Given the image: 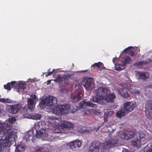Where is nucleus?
<instances>
[{
  "label": "nucleus",
  "mask_w": 152,
  "mask_h": 152,
  "mask_svg": "<svg viewBox=\"0 0 152 152\" xmlns=\"http://www.w3.org/2000/svg\"><path fill=\"white\" fill-rule=\"evenodd\" d=\"M1 126H4L5 128L4 129V135L1 136L6 137L5 140L7 143L5 144V145H6L7 146H10L14 142L17 130L12 129V126L7 124L4 123L1 125Z\"/></svg>",
  "instance_id": "f257e3e1"
},
{
  "label": "nucleus",
  "mask_w": 152,
  "mask_h": 152,
  "mask_svg": "<svg viewBox=\"0 0 152 152\" xmlns=\"http://www.w3.org/2000/svg\"><path fill=\"white\" fill-rule=\"evenodd\" d=\"M104 144L97 140L92 142L90 144L88 152H104Z\"/></svg>",
  "instance_id": "f03ea898"
},
{
  "label": "nucleus",
  "mask_w": 152,
  "mask_h": 152,
  "mask_svg": "<svg viewBox=\"0 0 152 152\" xmlns=\"http://www.w3.org/2000/svg\"><path fill=\"white\" fill-rule=\"evenodd\" d=\"M147 136L143 132L139 133L137 139L132 140L131 143L135 147H140L142 145H144L147 142Z\"/></svg>",
  "instance_id": "7ed1b4c3"
},
{
  "label": "nucleus",
  "mask_w": 152,
  "mask_h": 152,
  "mask_svg": "<svg viewBox=\"0 0 152 152\" xmlns=\"http://www.w3.org/2000/svg\"><path fill=\"white\" fill-rule=\"evenodd\" d=\"M71 105L69 104H63L57 105L52 109V112L57 115H64L66 114L70 110Z\"/></svg>",
  "instance_id": "20e7f679"
},
{
  "label": "nucleus",
  "mask_w": 152,
  "mask_h": 152,
  "mask_svg": "<svg viewBox=\"0 0 152 152\" xmlns=\"http://www.w3.org/2000/svg\"><path fill=\"white\" fill-rule=\"evenodd\" d=\"M31 98L27 99V107L25 106L23 110L24 111L28 113V110L29 112H31L32 111L35 107V105L37 101V97L35 94H33L30 96Z\"/></svg>",
  "instance_id": "39448f33"
},
{
  "label": "nucleus",
  "mask_w": 152,
  "mask_h": 152,
  "mask_svg": "<svg viewBox=\"0 0 152 152\" xmlns=\"http://www.w3.org/2000/svg\"><path fill=\"white\" fill-rule=\"evenodd\" d=\"M57 102V99L50 96L47 97L45 99L42 100L40 102L39 105L41 108L42 109L46 106H51L56 104Z\"/></svg>",
  "instance_id": "423d86ee"
},
{
  "label": "nucleus",
  "mask_w": 152,
  "mask_h": 152,
  "mask_svg": "<svg viewBox=\"0 0 152 152\" xmlns=\"http://www.w3.org/2000/svg\"><path fill=\"white\" fill-rule=\"evenodd\" d=\"M87 101V99H86L80 102L79 104V106H76V109H73L74 110H72V112L73 113L75 112L77 110H80V108L84 109L86 107L91 106L94 108L97 107L96 104L91 102L90 101Z\"/></svg>",
  "instance_id": "0eeeda50"
},
{
  "label": "nucleus",
  "mask_w": 152,
  "mask_h": 152,
  "mask_svg": "<svg viewBox=\"0 0 152 152\" xmlns=\"http://www.w3.org/2000/svg\"><path fill=\"white\" fill-rule=\"evenodd\" d=\"M136 106V104L135 102H126L123 104L122 109L126 113H128L134 109Z\"/></svg>",
  "instance_id": "6e6552de"
},
{
  "label": "nucleus",
  "mask_w": 152,
  "mask_h": 152,
  "mask_svg": "<svg viewBox=\"0 0 152 152\" xmlns=\"http://www.w3.org/2000/svg\"><path fill=\"white\" fill-rule=\"evenodd\" d=\"M82 84L86 89L91 90L94 87V85L92 78L86 77L83 79Z\"/></svg>",
  "instance_id": "1a4fd4ad"
},
{
  "label": "nucleus",
  "mask_w": 152,
  "mask_h": 152,
  "mask_svg": "<svg viewBox=\"0 0 152 152\" xmlns=\"http://www.w3.org/2000/svg\"><path fill=\"white\" fill-rule=\"evenodd\" d=\"M145 115L147 118L152 119V100H147L146 102Z\"/></svg>",
  "instance_id": "9d476101"
},
{
  "label": "nucleus",
  "mask_w": 152,
  "mask_h": 152,
  "mask_svg": "<svg viewBox=\"0 0 152 152\" xmlns=\"http://www.w3.org/2000/svg\"><path fill=\"white\" fill-rule=\"evenodd\" d=\"M124 85L126 86V88H123L118 91V93L124 98L128 99L130 97V95L128 92L129 86L131 87L129 83H125Z\"/></svg>",
  "instance_id": "9b49d317"
},
{
  "label": "nucleus",
  "mask_w": 152,
  "mask_h": 152,
  "mask_svg": "<svg viewBox=\"0 0 152 152\" xmlns=\"http://www.w3.org/2000/svg\"><path fill=\"white\" fill-rule=\"evenodd\" d=\"M82 142L78 140H76L72 141L68 143V145L70 149L73 151H76L77 148H79L81 145Z\"/></svg>",
  "instance_id": "f8f14e48"
},
{
  "label": "nucleus",
  "mask_w": 152,
  "mask_h": 152,
  "mask_svg": "<svg viewBox=\"0 0 152 152\" xmlns=\"http://www.w3.org/2000/svg\"><path fill=\"white\" fill-rule=\"evenodd\" d=\"M21 107L22 104L20 103L10 105L9 109V112L12 114H15L19 111Z\"/></svg>",
  "instance_id": "ddd939ff"
},
{
  "label": "nucleus",
  "mask_w": 152,
  "mask_h": 152,
  "mask_svg": "<svg viewBox=\"0 0 152 152\" xmlns=\"http://www.w3.org/2000/svg\"><path fill=\"white\" fill-rule=\"evenodd\" d=\"M107 88L103 87H100L97 89H96L95 92L97 96H99L100 98H104L103 97L107 94Z\"/></svg>",
  "instance_id": "4468645a"
},
{
  "label": "nucleus",
  "mask_w": 152,
  "mask_h": 152,
  "mask_svg": "<svg viewBox=\"0 0 152 152\" xmlns=\"http://www.w3.org/2000/svg\"><path fill=\"white\" fill-rule=\"evenodd\" d=\"M83 91H79L77 94H71V101L73 102H78L81 99L83 96Z\"/></svg>",
  "instance_id": "2eb2a0df"
},
{
  "label": "nucleus",
  "mask_w": 152,
  "mask_h": 152,
  "mask_svg": "<svg viewBox=\"0 0 152 152\" xmlns=\"http://www.w3.org/2000/svg\"><path fill=\"white\" fill-rule=\"evenodd\" d=\"M133 132L132 131L122 132L120 136L123 139L129 140L133 137Z\"/></svg>",
  "instance_id": "dca6fc26"
},
{
  "label": "nucleus",
  "mask_w": 152,
  "mask_h": 152,
  "mask_svg": "<svg viewBox=\"0 0 152 152\" xmlns=\"http://www.w3.org/2000/svg\"><path fill=\"white\" fill-rule=\"evenodd\" d=\"M61 126L63 129L68 130L73 129L74 128V125L73 124L67 121L63 122L61 124Z\"/></svg>",
  "instance_id": "f3484780"
},
{
  "label": "nucleus",
  "mask_w": 152,
  "mask_h": 152,
  "mask_svg": "<svg viewBox=\"0 0 152 152\" xmlns=\"http://www.w3.org/2000/svg\"><path fill=\"white\" fill-rule=\"evenodd\" d=\"M90 100L94 102H97L100 104H104L105 100L103 98H100L95 96H91L90 98Z\"/></svg>",
  "instance_id": "a211bd4d"
},
{
  "label": "nucleus",
  "mask_w": 152,
  "mask_h": 152,
  "mask_svg": "<svg viewBox=\"0 0 152 152\" xmlns=\"http://www.w3.org/2000/svg\"><path fill=\"white\" fill-rule=\"evenodd\" d=\"M17 83L16 81H12L10 83H8L7 84L4 85V87L5 89L10 90L12 88H16Z\"/></svg>",
  "instance_id": "6ab92c4d"
},
{
  "label": "nucleus",
  "mask_w": 152,
  "mask_h": 152,
  "mask_svg": "<svg viewBox=\"0 0 152 152\" xmlns=\"http://www.w3.org/2000/svg\"><path fill=\"white\" fill-rule=\"evenodd\" d=\"M1 138H0V152H3V148L4 147H8L10 146H7L6 145L5 146V145L7 143L5 140V139L6 138V137L5 136H1Z\"/></svg>",
  "instance_id": "aec40b11"
},
{
  "label": "nucleus",
  "mask_w": 152,
  "mask_h": 152,
  "mask_svg": "<svg viewBox=\"0 0 152 152\" xmlns=\"http://www.w3.org/2000/svg\"><path fill=\"white\" fill-rule=\"evenodd\" d=\"M116 98V96L114 93L109 94L107 97L105 98H104L105 101L104 102V103L105 101H107L108 102L112 103L114 102V99Z\"/></svg>",
  "instance_id": "412c9836"
},
{
  "label": "nucleus",
  "mask_w": 152,
  "mask_h": 152,
  "mask_svg": "<svg viewBox=\"0 0 152 152\" xmlns=\"http://www.w3.org/2000/svg\"><path fill=\"white\" fill-rule=\"evenodd\" d=\"M137 75L138 76V78L139 79L143 80L147 79L149 76L147 73L145 72H138L137 73Z\"/></svg>",
  "instance_id": "4be33fe9"
},
{
  "label": "nucleus",
  "mask_w": 152,
  "mask_h": 152,
  "mask_svg": "<svg viewBox=\"0 0 152 152\" xmlns=\"http://www.w3.org/2000/svg\"><path fill=\"white\" fill-rule=\"evenodd\" d=\"M106 142V144L107 145H109L110 147H113L116 146V144L117 143L118 140L116 139L114 140L112 139H110Z\"/></svg>",
  "instance_id": "5701e85b"
},
{
  "label": "nucleus",
  "mask_w": 152,
  "mask_h": 152,
  "mask_svg": "<svg viewBox=\"0 0 152 152\" xmlns=\"http://www.w3.org/2000/svg\"><path fill=\"white\" fill-rule=\"evenodd\" d=\"M63 77H61L60 75L58 74L56 77V79L54 80V81L56 83H58L59 85L63 86L64 85L63 83Z\"/></svg>",
  "instance_id": "b1692460"
},
{
  "label": "nucleus",
  "mask_w": 152,
  "mask_h": 152,
  "mask_svg": "<svg viewBox=\"0 0 152 152\" xmlns=\"http://www.w3.org/2000/svg\"><path fill=\"white\" fill-rule=\"evenodd\" d=\"M70 78V76L69 75H65L64 76L63 78V85L65 86L69 82V79Z\"/></svg>",
  "instance_id": "393cba45"
},
{
  "label": "nucleus",
  "mask_w": 152,
  "mask_h": 152,
  "mask_svg": "<svg viewBox=\"0 0 152 152\" xmlns=\"http://www.w3.org/2000/svg\"><path fill=\"white\" fill-rule=\"evenodd\" d=\"M96 67L99 70L104 69L105 68L103 63L101 62H98L94 63L91 66V67Z\"/></svg>",
  "instance_id": "a878e982"
},
{
  "label": "nucleus",
  "mask_w": 152,
  "mask_h": 152,
  "mask_svg": "<svg viewBox=\"0 0 152 152\" xmlns=\"http://www.w3.org/2000/svg\"><path fill=\"white\" fill-rule=\"evenodd\" d=\"M26 147V145H23L20 143V144H18L16 147L15 151L16 152L23 151Z\"/></svg>",
  "instance_id": "bb28decb"
},
{
  "label": "nucleus",
  "mask_w": 152,
  "mask_h": 152,
  "mask_svg": "<svg viewBox=\"0 0 152 152\" xmlns=\"http://www.w3.org/2000/svg\"><path fill=\"white\" fill-rule=\"evenodd\" d=\"M48 123L49 124V126L51 127H54L58 124V123L57 122L54 118L49 119L48 121Z\"/></svg>",
  "instance_id": "cd10ccee"
},
{
  "label": "nucleus",
  "mask_w": 152,
  "mask_h": 152,
  "mask_svg": "<svg viewBox=\"0 0 152 152\" xmlns=\"http://www.w3.org/2000/svg\"><path fill=\"white\" fill-rule=\"evenodd\" d=\"M17 85L18 86V91H22L26 87V85L25 83H19Z\"/></svg>",
  "instance_id": "c85d7f7f"
},
{
  "label": "nucleus",
  "mask_w": 152,
  "mask_h": 152,
  "mask_svg": "<svg viewBox=\"0 0 152 152\" xmlns=\"http://www.w3.org/2000/svg\"><path fill=\"white\" fill-rule=\"evenodd\" d=\"M131 60L130 57L127 56L125 58L121 59V61L122 63V65L125 66L127 63H130L131 62Z\"/></svg>",
  "instance_id": "c756f323"
},
{
  "label": "nucleus",
  "mask_w": 152,
  "mask_h": 152,
  "mask_svg": "<svg viewBox=\"0 0 152 152\" xmlns=\"http://www.w3.org/2000/svg\"><path fill=\"white\" fill-rule=\"evenodd\" d=\"M126 113L122 109L118 111L116 114V116L118 118H121L122 117L126 115Z\"/></svg>",
  "instance_id": "7c9ffc66"
},
{
  "label": "nucleus",
  "mask_w": 152,
  "mask_h": 152,
  "mask_svg": "<svg viewBox=\"0 0 152 152\" xmlns=\"http://www.w3.org/2000/svg\"><path fill=\"white\" fill-rule=\"evenodd\" d=\"M32 152H49V151L48 149L42 147L36 149Z\"/></svg>",
  "instance_id": "2f4dec72"
},
{
  "label": "nucleus",
  "mask_w": 152,
  "mask_h": 152,
  "mask_svg": "<svg viewBox=\"0 0 152 152\" xmlns=\"http://www.w3.org/2000/svg\"><path fill=\"white\" fill-rule=\"evenodd\" d=\"M31 118L33 119L39 120L41 117V115L39 114H33L31 116Z\"/></svg>",
  "instance_id": "473e14b6"
},
{
  "label": "nucleus",
  "mask_w": 152,
  "mask_h": 152,
  "mask_svg": "<svg viewBox=\"0 0 152 152\" xmlns=\"http://www.w3.org/2000/svg\"><path fill=\"white\" fill-rule=\"evenodd\" d=\"M91 110L89 109H86L82 111V114L83 115H91Z\"/></svg>",
  "instance_id": "72a5a7b5"
},
{
  "label": "nucleus",
  "mask_w": 152,
  "mask_h": 152,
  "mask_svg": "<svg viewBox=\"0 0 152 152\" xmlns=\"http://www.w3.org/2000/svg\"><path fill=\"white\" fill-rule=\"evenodd\" d=\"M91 115H97L99 113H100V111L99 110L96 109H91Z\"/></svg>",
  "instance_id": "f704fd0d"
},
{
  "label": "nucleus",
  "mask_w": 152,
  "mask_h": 152,
  "mask_svg": "<svg viewBox=\"0 0 152 152\" xmlns=\"http://www.w3.org/2000/svg\"><path fill=\"white\" fill-rule=\"evenodd\" d=\"M148 62L146 61H140L137 64V66H143L148 64Z\"/></svg>",
  "instance_id": "c9c22d12"
},
{
  "label": "nucleus",
  "mask_w": 152,
  "mask_h": 152,
  "mask_svg": "<svg viewBox=\"0 0 152 152\" xmlns=\"http://www.w3.org/2000/svg\"><path fill=\"white\" fill-rule=\"evenodd\" d=\"M35 129H36V131H38L37 133H39L40 134H42L45 132V130H43V129L41 131V129H39V126L38 125H36L35 126Z\"/></svg>",
  "instance_id": "e433bc0d"
},
{
  "label": "nucleus",
  "mask_w": 152,
  "mask_h": 152,
  "mask_svg": "<svg viewBox=\"0 0 152 152\" xmlns=\"http://www.w3.org/2000/svg\"><path fill=\"white\" fill-rule=\"evenodd\" d=\"M129 89V91L131 93L133 94H138L140 93V91L136 90H134L132 89Z\"/></svg>",
  "instance_id": "4c0bfd02"
},
{
  "label": "nucleus",
  "mask_w": 152,
  "mask_h": 152,
  "mask_svg": "<svg viewBox=\"0 0 152 152\" xmlns=\"http://www.w3.org/2000/svg\"><path fill=\"white\" fill-rule=\"evenodd\" d=\"M114 113V112L113 111H110L105 112L104 113V115L110 116L112 115Z\"/></svg>",
  "instance_id": "58836bf2"
},
{
  "label": "nucleus",
  "mask_w": 152,
  "mask_h": 152,
  "mask_svg": "<svg viewBox=\"0 0 152 152\" xmlns=\"http://www.w3.org/2000/svg\"><path fill=\"white\" fill-rule=\"evenodd\" d=\"M50 69H49L48 70V72L45 73V76L47 77L52 75L53 73L54 69H53L52 71H50Z\"/></svg>",
  "instance_id": "ea45409f"
},
{
  "label": "nucleus",
  "mask_w": 152,
  "mask_h": 152,
  "mask_svg": "<svg viewBox=\"0 0 152 152\" xmlns=\"http://www.w3.org/2000/svg\"><path fill=\"white\" fill-rule=\"evenodd\" d=\"M4 124V123H0V134L1 133V132H3V135H4V129H5L3 126H1V125L2 124Z\"/></svg>",
  "instance_id": "a19ab883"
},
{
  "label": "nucleus",
  "mask_w": 152,
  "mask_h": 152,
  "mask_svg": "<svg viewBox=\"0 0 152 152\" xmlns=\"http://www.w3.org/2000/svg\"><path fill=\"white\" fill-rule=\"evenodd\" d=\"M16 120V119L15 117H12L10 118L9 119V121L10 123H13Z\"/></svg>",
  "instance_id": "79ce46f5"
},
{
  "label": "nucleus",
  "mask_w": 152,
  "mask_h": 152,
  "mask_svg": "<svg viewBox=\"0 0 152 152\" xmlns=\"http://www.w3.org/2000/svg\"><path fill=\"white\" fill-rule=\"evenodd\" d=\"M133 48L131 46L129 47L128 48H125L123 50V52L124 53H126L129 50H130L131 49Z\"/></svg>",
  "instance_id": "37998d69"
},
{
  "label": "nucleus",
  "mask_w": 152,
  "mask_h": 152,
  "mask_svg": "<svg viewBox=\"0 0 152 152\" xmlns=\"http://www.w3.org/2000/svg\"><path fill=\"white\" fill-rule=\"evenodd\" d=\"M12 102V101L10 99L5 98V103H11Z\"/></svg>",
  "instance_id": "c03bdc74"
},
{
  "label": "nucleus",
  "mask_w": 152,
  "mask_h": 152,
  "mask_svg": "<svg viewBox=\"0 0 152 152\" xmlns=\"http://www.w3.org/2000/svg\"><path fill=\"white\" fill-rule=\"evenodd\" d=\"M61 130L58 129H56L53 130L54 132L57 133H61Z\"/></svg>",
  "instance_id": "a18cd8bd"
},
{
  "label": "nucleus",
  "mask_w": 152,
  "mask_h": 152,
  "mask_svg": "<svg viewBox=\"0 0 152 152\" xmlns=\"http://www.w3.org/2000/svg\"><path fill=\"white\" fill-rule=\"evenodd\" d=\"M115 70L117 71H121L122 70V69L121 67L119 66H116L115 67Z\"/></svg>",
  "instance_id": "49530a36"
},
{
  "label": "nucleus",
  "mask_w": 152,
  "mask_h": 152,
  "mask_svg": "<svg viewBox=\"0 0 152 152\" xmlns=\"http://www.w3.org/2000/svg\"><path fill=\"white\" fill-rule=\"evenodd\" d=\"M108 117L104 115V122H106L108 121Z\"/></svg>",
  "instance_id": "de8ad7c7"
},
{
  "label": "nucleus",
  "mask_w": 152,
  "mask_h": 152,
  "mask_svg": "<svg viewBox=\"0 0 152 152\" xmlns=\"http://www.w3.org/2000/svg\"><path fill=\"white\" fill-rule=\"evenodd\" d=\"M129 55L131 56H134V52L133 51H129Z\"/></svg>",
  "instance_id": "09e8293b"
},
{
  "label": "nucleus",
  "mask_w": 152,
  "mask_h": 152,
  "mask_svg": "<svg viewBox=\"0 0 152 152\" xmlns=\"http://www.w3.org/2000/svg\"><path fill=\"white\" fill-rule=\"evenodd\" d=\"M146 152H152V146L151 147V148L147 150Z\"/></svg>",
  "instance_id": "8fccbe9b"
},
{
  "label": "nucleus",
  "mask_w": 152,
  "mask_h": 152,
  "mask_svg": "<svg viewBox=\"0 0 152 152\" xmlns=\"http://www.w3.org/2000/svg\"><path fill=\"white\" fill-rule=\"evenodd\" d=\"M5 98H0V102L5 103Z\"/></svg>",
  "instance_id": "3c124183"
},
{
  "label": "nucleus",
  "mask_w": 152,
  "mask_h": 152,
  "mask_svg": "<svg viewBox=\"0 0 152 152\" xmlns=\"http://www.w3.org/2000/svg\"><path fill=\"white\" fill-rule=\"evenodd\" d=\"M29 135L28 134V139H29V140H30L31 138H30V137H32V138H33V134H31V135L29 136Z\"/></svg>",
  "instance_id": "603ef678"
},
{
  "label": "nucleus",
  "mask_w": 152,
  "mask_h": 152,
  "mask_svg": "<svg viewBox=\"0 0 152 152\" xmlns=\"http://www.w3.org/2000/svg\"><path fill=\"white\" fill-rule=\"evenodd\" d=\"M51 83V80H49L47 81V84L48 85L49 84H50Z\"/></svg>",
  "instance_id": "864d4df0"
},
{
  "label": "nucleus",
  "mask_w": 152,
  "mask_h": 152,
  "mask_svg": "<svg viewBox=\"0 0 152 152\" xmlns=\"http://www.w3.org/2000/svg\"><path fill=\"white\" fill-rule=\"evenodd\" d=\"M88 70L87 69L85 70H83L82 71V72H88Z\"/></svg>",
  "instance_id": "5fc2aeb1"
},
{
  "label": "nucleus",
  "mask_w": 152,
  "mask_h": 152,
  "mask_svg": "<svg viewBox=\"0 0 152 152\" xmlns=\"http://www.w3.org/2000/svg\"><path fill=\"white\" fill-rule=\"evenodd\" d=\"M116 59V58H113V63H114L115 60Z\"/></svg>",
  "instance_id": "6e6d98bb"
},
{
  "label": "nucleus",
  "mask_w": 152,
  "mask_h": 152,
  "mask_svg": "<svg viewBox=\"0 0 152 152\" xmlns=\"http://www.w3.org/2000/svg\"><path fill=\"white\" fill-rule=\"evenodd\" d=\"M125 152H130L129 151L127 150H126Z\"/></svg>",
  "instance_id": "4d7b16f0"
}]
</instances>
